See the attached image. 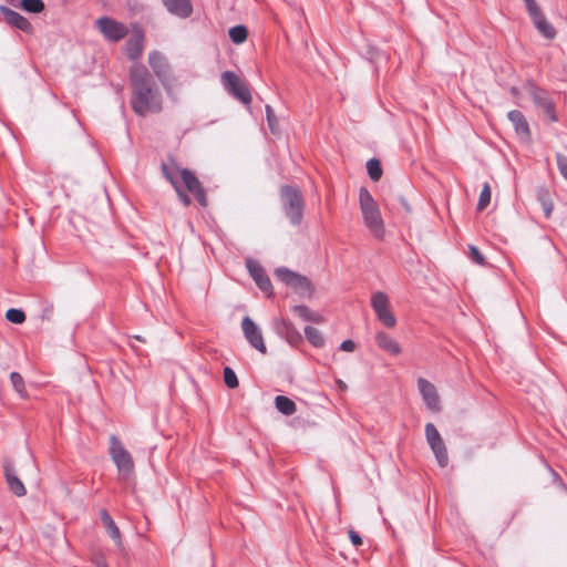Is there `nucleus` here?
<instances>
[{"label":"nucleus","instance_id":"12","mask_svg":"<svg viewBox=\"0 0 567 567\" xmlns=\"http://www.w3.org/2000/svg\"><path fill=\"white\" fill-rule=\"evenodd\" d=\"M179 178L183 182V184L185 185V187L187 188V190L195 196L197 202L202 206H206L207 205V198H206L205 192H204V189L202 187L200 182L194 175V173L188 171V169H186V168H181L178 166L177 181Z\"/></svg>","mask_w":567,"mask_h":567},{"label":"nucleus","instance_id":"28","mask_svg":"<svg viewBox=\"0 0 567 567\" xmlns=\"http://www.w3.org/2000/svg\"><path fill=\"white\" fill-rule=\"evenodd\" d=\"M10 381H11V384H12L13 389L18 392V394L22 399L28 398V393H27V390H25L24 381H23V378H22V375L20 373L12 372L10 374Z\"/></svg>","mask_w":567,"mask_h":567},{"label":"nucleus","instance_id":"22","mask_svg":"<svg viewBox=\"0 0 567 567\" xmlns=\"http://www.w3.org/2000/svg\"><path fill=\"white\" fill-rule=\"evenodd\" d=\"M163 2L169 12L182 18L189 17L193 11L189 0H163Z\"/></svg>","mask_w":567,"mask_h":567},{"label":"nucleus","instance_id":"32","mask_svg":"<svg viewBox=\"0 0 567 567\" xmlns=\"http://www.w3.org/2000/svg\"><path fill=\"white\" fill-rule=\"evenodd\" d=\"M367 171H368L370 178L374 182L379 181L382 176L381 164L375 158H371L368 161Z\"/></svg>","mask_w":567,"mask_h":567},{"label":"nucleus","instance_id":"27","mask_svg":"<svg viewBox=\"0 0 567 567\" xmlns=\"http://www.w3.org/2000/svg\"><path fill=\"white\" fill-rule=\"evenodd\" d=\"M126 34V29L122 23L109 19V39L120 40Z\"/></svg>","mask_w":567,"mask_h":567},{"label":"nucleus","instance_id":"6","mask_svg":"<svg viewBox=\"0 0 567 567\" xmlns=\"http://www.w3.org/2000/svg\"><path fill=\"white\" fill-rule=\"evenodd\" d=\"M276 276L282 282L302 296H311L313 292V286L311 281L305 276L296 274L287 268H278L276 270Z\"/></svg>","mask_w":567,"mask_h":567},{"label":"nucleus","instance_id":"45","mask_svg":"<svg viewBox=\"0 0 567 567\" xmlns=\"http://www.w3.org/2000/svg\"><path fill=\"white\" fill-rule=\"evenodd\" d=\"M96 567H105V565H104V564H99V563H97V564H96Z\"/></svg>","mask_w":567,"mask_h":567},{"label":"nucleus","instance_id":"7","mask_svg":"<svg viewBox=\"0 0 567 567\" xmlns=\"http://www.w3.org/2000/svg\"><path fill=\"white\" fill-rule=\"evenodd\" d=\"M371 306L378 317V319L386 327L394 328L396 324V318L391 310L390 299L386 293L378 291L372 295Z\"/></svg>","mask_w":567,"mask_h":567},{"label":"nucleus","instance_id":"26","mask_svg":"<svg viewBox=\"0 0 567 567\" xmlns=\"http://www.w3.org/2000/svg\"><path fill=\"white\" fill-rule=\"evenodd\" d=\"M305 334L307 340L316 348H322L324 346V338L321 332L310 326L305 328Z\"/></svg>","mask_w":567,"mask_h":567},{"label":"nucleus","instance_id":"31","mask_svg":"<svg viewBox=\"0 0 567 567\" xmlns=\"http://www.w3.org/2000/svg\"><path fill=\"white\" fill-rule=\"evenodd\" d=\"M492 189L489 183H485L480 194L477 210H484L491 203Z\"/></svg>","mask_w":567,"mask_h":567},{"label":"nucleus","instance_id":"38","mask_svg":"<svg viewBox=\"0 0 567 567\" xmlns=\"http://www.w3.org/2000/svg\"><path fill=\"white\" fill-rule=\"evenodd\" d=\"M348 534H349V538H350L351 543L355 547L362 545V538H361V536L357 532H354L353 529H350Z\"/></svg>","mask_w":567,"mask_h":567},{"label":"nucleus","instance_id":"4","mask_svg":"<svg viewBox=\"0 0 567 567\" xmlns=\"http://www.w3.org/2000/svg\"><path fill=\"white\" fill-rule=\"evenodd\" d=\"M285 213L292 224H299L302 218L303 202L300 192L290 186L280 189Z\"/></svg>","mask_w":567,"mask_h":567},{"label":"nucleus","instance_id":"16","mask_svg":"<svg viewBox=\"0 0 567 567\" xmlns=\"http://www.w3.org/2000/svg\"><path fill=\"white\" fill-rule=\"evenodd\" d=\"M247 268L250 276L254 278L257 286L265 292L267 296L271 295V282L266 275L264 268L256 261L247 260Z\"/></svg>","mask_w":567,"mask_h":567},{"label":"nucleus","instance_id":"20","mask_svg":"<svg viewBox=\"0 0 567 567\" xmlns=\"http://www.w3.org/2000/svg\"><path fill=\"white\" fill-rule=\"evenodd\" d=\"M144 50V34L142 31H134L126 42V55L135 61L141 58Z\"/></svg>","mask_w":567,"mask_h":567},{"label":"nucleus","instance_id":"13","mask_svg":"<svg viewBox=\"0 0 567 567\" xmlns=\"http://www.w3.org/2000/svg\"><path fill=\"white\" fill-rule=\"evenodd\" d=\"M417 385L427 409L439 412L441 410L440 396L434 384L424 378H420L417 380Z\"/></svg>","mask_w":567,"mask_h":567},{"label":"nucleus","instance_id":"36","mask_svg":"<svg viewBox=\"0 0 567 567\" xmlns=\"http://www.w3.org/2000/svg\"><path fill=\"white\" fill-rule=\"evenodd\" d=\"M470 258L480 266H484L486 264L484 256L475 246H470Z\"/></svg>","mask_w":567,"mask_h":567},{"label":"nucleus","instance_id":"41","mask_svg":"<svg viewBox=\"0 0 567 567\" xmlns=\"http://www.w3.org/2000/svg\"><path fill=\"white\" fill-rule=\"evenodd\" d=\"M544 209H545L546 217H549L550 214H551L553 205L551 204L550 205H545Z\"/></svg>","mask_w":567,"mask_h":567},{"label":"nucleus","instance_id":"21","mask_svg":"<svg viewBox=\"0 0 567 567\" xmlns=\"http://www.w3.org/2000/svg\"><path fill=\"white\" fill-rule=\"evenodd\" d=\"M375 342L382 350L389 352L392 355H399L401 353V347L399 342L390 334L379 331L375 334Z\"/></svg>","mask_w":567,"mask_h":567},{"label":"nucleus","instance_id":"3","mask_svg":"<svg viewBox=\"0 0 567 567\" xmlns=\"http://www.w3.org/2000/svg\"><path fill=\"white\" fill-rule=\"evenodd\" d=\"M359 203L365 227L369 229L373 237L377 239H383L385 236L384 220L382 218L378 203L374 200L368 189H360Z\"/></svg>","mask_w":567,"mask_h":567},{"label":"nucleus","instance_id":"35","mask_svg":"<svg viewBox=\"0 0 567 567\" xmlns=\"http://www.w3.org/2000/svg\"><path fill=\"white\" fill-rule=\"evenodd\" d=\"M266 115H267L268 126H269L271 133L278 134L279 133L278 121H277L275 112L270 105H266Z\"/></svg>","mask_w":567,"mask_h":567},{"label":"nucleus","instance_id":"37","mask_svg":"<svg viewBox=\"0 0 567 567\" xmlns=\"http://www.w3.org/2000/svg\"><path fill=\"white\" fill-rule=\"evenodd\" d=\"M556 159H557V166H558L560 174L567 181V156L557 154Z\"/></svg>","mask_w":567,"mask_h":567},{"label":"nucleus","instance_id":"18","mask_svg":"<svg viewBox=\"0 0 567 567\" xmlns=\"http://www.w3.org/2000/svg\"><path fill=\"white\" fill-rule=\"evenodd\" d=\"M4 477L10 491L18 497H22L27 494V489L18 477L16 470L10 461H6L4 465Z\"/></svg>","mask_w":567,"mask_h":567},{"label":"nucleus","instance_id":"15","mask_svg":"<svg viewBox=\"0 0 567 567\" xmlns=\"http://www.w3.org/2000/svg\"><path fill=\"white\" fill-rule=\"evenodd\" d=\"M529 94L532 95L535 104L543 109L544 113L548 116V118L551 122H556L558 120L556 112H555V105L551 102V100L547 96V94L533 85L529 86L528 90Z\"/></svg>","mask_w":567,"mask_h":567},{"label":"nucleus","instance_id":"23","mask_svg":"<svg viewBox=\"0 0 567 567\" xmlns=\"http://www.w3.org/2000/svg\"><path fill=\"white\" fill-rule=\"evenodd\" d=\"M107 526H109V537L114 542V545L116 547V553L118 554L120 557H122L124 560H126V550L121 540V534H120L117 526L110 518H109Z\"/></svg>","mask_w":567,"mask_h":567},{"label":"nucleus","instance_id":"1","mask_svg":"<svg viewBox=\"0 0 567 567\" xmlns=\"http://www.w3.org/2000/svg\"><path fill=\"white\" fill-rule=\"evenodd\" d=\"M133 87L132 109L142 116L158 113L163 109V97L147 69L136 64L131 69Z\"/></svg>","mask_w":567,"mask_h":567},{"label":"nucleus","instance_id":"14","mask_svg":"<svg viewBox=\"0 0 567 567\" xmlns=\"http://www.w3.org/2000/svg\"><path fill=\"white\" fill-rule=\"evenodd\" d=\"M177 171H178V165L175 162V159H173V158H169L167 162L162 164V172H163L164 176L174 186V188L177 192L178 197L181 198L183 204L185 206H189L192 200H190V198L186 194H184L182 192V189L179 187V183L177 181Z\"/></svg>","mask_w":567,"mask_h":567},{"label":"nucleus","instance_id":"5","mask_svg":"<svg viewBox=\"0 0 567 567\" xmlns=\"http://www.w3.org/2000/svg\"><path fill=\"white\" fill-rule=\"evenodd\" d=\"M527 12L538 32L548 40L556 38L554 25L547 20L536 0H524Z\"/></svg>","mask_w":567,"mask_h":567},{"label":"nucleus","instance_id":"9","mask_svg":"<svg viewBox=\"0 0 567 567\" xmlns=\"http://www.w3.org/2000/svg\"><path fill=\"white\" fill-rule=\"evenodd\" d=\"M221 80L224 85L233 93V95L243 103L249 104L251 102V94L248 86L234 72H224Z\"/></svg>","mask_w":567,"mask_h":567},{"label":"nucleus","instance_id":"17","mask_svg":"<svg viewBox=\"0 0 567 567\" xmlns=\"http://www.w3.org/2000/svg\"><path fill=\"white\" fill-rule=\"evenodd\" d=\"M0 12L2 13L3 19L8 24H10L25 33L32 32L33 28H32L31 23L23 16L18 13L17 11H13L4 6H0Z\"/></svg>","mask_w":567,"mask_h":567},{"label":"nucleus","instance_id":"30","mask_svg":"<svg viewBox=\"0 0 567 567\" xmlns=\"http://www.w3.org/2000/svg\"><path fill=\"white\" fill-rule=\"evenodd\" d=\"M20 8L30 13H40L44 10L42 0H21Z\"/></svg>","mask_w":567,"mask_h":567},{"label":"nucleus","instance_id":"24","mask_svg":"<svg viewBox=\"0 0 567 567\" xmlns=\"http://www.w3.org/2000/svg\"><path fill=\"white\" fill-rule=\"evenodd\" d=\"M293 312L305 321L322 323L324 322V318L317 312H313L306 306H296L293 308Z\"/></svg>","mask_w":567,"mask_h":567},{"label":"nucleus","instance_id":"34","mask_svg":"<svg viewBox=\"0 0 567 567\" xmlns=\"http://www.w3.org/2000/svg\"><path fill=\"white\" fill-rule=\"evenodd\" d=\"M224 381H225V384L230 389H235L239 385L238 378H237L236 373L229 367H226L224 369Z\"/></svg>","mask_w":567,"mask_h":567},{"label":"nucleus","instance_id":"8","mask_svg":"<svg viewBox=\"0 0 567 567\" xmlns=\"http://www.w3.org/2000/svg\"><path fill=\"white\" fill-rule=\"evenodd\" d=\"M425 437L441 467L447 465L449 456L444 441L433 423L425 425Z\"/></svg>","mask_w":567,"mask_h":567},{"label":"nucleus","instance_id":"44","mask_svg":"<svg viewBox=\"0 0 567 567\" xmlns=\"http://www.w3.org/2000/svg\"><path fill=\"white\" fill-rule=\"evenodd\" d=\"M512 93H513L514 95H516V94H517V89H516V87H512Z\"/></svg>","mask_w":567,"mask_h":567},{"label":"nucleus","instance_id":"29","mask_svg":"<svg viewBox=\"0 0 567 567\" xmlns=\"http://www.w3.org/2000/svg\"><path fill=\"white\" fill-rule=\"evenodd\" d=\"M248 31L244 25H236L229 29V38L236 44H240L247 40Z\"/></svg>","mask_w":567,"mask_h":567},{"label":"nucleus","instance_id":"19","mask_svg":"<svg viewBox=\"0 0 567 567\" xmlns=\"http://www.w3.org/2000/svg\"><path fill=\"white\" fill-rule=\"evenodd\" d=\"M507 117L513 124L518 137L523 141H528L530 138V130L524 114L520 111L514 110L508 112Z\"/></svg>","mask_w":567,"mask_h":567},{"label":"nucleus","instance_id":"43","mask_svg":"<svg viewBox=\"0 0 567 567\" xmlns=\"http://www.w3.org/2000/svg\"><path fill=\"white\" fill-rule=\"evenodd\" d=\"M100 515H101V519H102V522L106 523V511H105V509H102V511H101V513H100Z\"/></svg>","mask_w":567,"mask_h":567},{"label":"nucleus","instance_id":"42","mask_svg":"<svg viewBox=\"0 0 567 567\" xmlns=\"http://www.w3.org/2000/svg\"><path fill=\"white\" fill-rule=\"evenodd\" d=\"M13 7H20L21 0H7Z\"/></svg>","mask_w":567,"mask_h":567},{"label":"nucleus","instance_id":"40","mask_svg":"<svg viewBox=\"0 0 567 567\" xmlns=\"http://www.w3.org/2000/svg\"><path fill=\"white\" fill-rule=\"evenodd\" d=\"M96 24L100 29V31L106 35V17H101L97 19Z\"/></svg>","mask_w":567,"mask_h":567},{"label":"nucleus","instance_id":"10","mask_svg":"<svg viewBox=\"0 0 567 567\" xmlns=\"http://www.w3.org/2000/svg\"><path fill=\"white\" fill-rule=\"evenodd\" d=\"M241 330L249 344L262 354L267 353V347L264 340L261 329L249 318L244 317Z\"/></svg>","mask_w":567,"mask_h":567},{"label":"nucleus","instance_id":"33","mask_svg":"<svg viewBox=\"0 0 567 567\" xmlns=\"http://www.w3.org/2000/svg\"><path fill=\"white\" fill-rule=\"evenodd\" d=\"M6 318L12 323L21 324L25 321V313L20 309L11 308L7 311Z\"/></svg>","mask_w":567,"mask_h":567},{"label":"nucleus","instance_id":"39","mask_svg":"<svg viewBox=\"0 0 567 567\" xmlns=\"http://www.w3.org/2000/svg\"><path fill=\"white\" fill-rule=\"evenodd\" d=\"M355 348L357 346L352 340H344L340 346V349L346 352H353Z\"/></svg>","mask_w":567,"mask_h":567},{"label":"nucleus","instance_id":"11","mask_svg":"<svg viewBox=\"0 0 567 567\" xmlns=\"http://www.w3.org/2000/svg\"><path fill=\"white\" fill-rule=\"evenodd\" d=\"M148 64L154 74L166 87L168 82L172 80V70L166 58L159 51H151L148 53Z\"/></svg>","mask_w":567,"mask_h":567},{"label":"nucleus","instance_id":"25","mask_svg":"<svg viewBox=\"0 0 567 567\" xmlns=\"http://www.w3.org/2000/svg\"><path fill=\"white\" fill-rule=\"evenodd\" d=\"M275 404H276L277 410L287 416L292 415L297 410L296 403L291 399H289L288 396H285V395L276 396Z\"/></svg>","mask_w":567,"mask_h":567},{"label":"nucleus","instance_id":"2","mask_svg":"<svg viewBox=\"0 0 567 567\" xmlns=\"http://www.w3.org/2000/svg\"><path fill=\"white\" fill-rule=\"evenodd\" d=\"M109 455L116 467L117 480L131 484L135 481V462L131 452L117 436L109 437Z\"/></svg>","mask_w":567,"mask_h":567}]
</instances>
